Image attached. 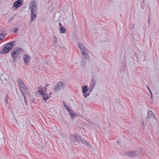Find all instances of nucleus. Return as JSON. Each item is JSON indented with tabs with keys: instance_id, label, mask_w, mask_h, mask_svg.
Here are the masks:
<instances>
[{
	"instance_id": "obj_7",
	"label": "nucleus",
	"mask_w": 159,
	"mask_h": 159,
	"mask_svg": "<svg viewBox=\"0 0 159 159\" xmlns=\"http://www.w3.org/2000/svg\"><path fill=\"white\" fill-rule=\"evenodd\" d=\"M89 89V88L88 89V86L86 85H84L82 88V93L85 98L89 95V93H86V92L88 91Z\"/></svg>"
},
{
	"instance_id": "obj_22",
	"label": "nucleus",
	"mask_w": 159,
	"mask_h": 159,
	"mask_svg": "<svg viewBox=\"0 0 159 159\" xmlns=\"http://www.w3.org/2000/svg\"><path fill=\"white\" fill-rule=\"evenodd\" d=\"M60 31L61 33H64L66 32V29L64 27H61Z\"/></svg>"
},
{
	"instance_id": "obj_29",
	"label": "nucleus",
	"mask_w": 159,
	"mask_h": 159,
	"mask_svg": "<svg viewBox=\"0 0 159 159\" xmlns=\"http://www.w3.org/2000/svg\"><path fill=\"white\" fill-rule=\"evenodd\" d=\"M134 28H135V25L134 24L132 25L131 29L133 30Z\"/></svg>"
},
{
	"instance_id": "obj_21",
	"label": "nucleus",
	"mask_w": 159,
	"mask_h": 159,
	"mask_svg": "<svg viewBox=\"0 0 159 159\" xmlns=\"http://www.w3.org/2000/svg\"><path fill=\"white\" fill-rule=\"evenodd\" d=\"M8 95H7L6 96V97L5 98V104L6 105V106H7V107H9V105H8Z\"/></svg>"
},
{
	"instance_id": "obj_20",
	"label": "nucleus",
	"mask_w": 159,
	"mask_h": 159,
	"mask_svg": "<svg viewBox=\"0 0 159 159\" xmlns=\"http://www.w3.org/2000/svg\"><path fill=\"white\" fill-rule=\"evenodd\" d=\"M88 51L87 49L86 51H82V55H84L86 58L88 56Z\"/></svg>"
},
{
	"instance_id": "obj_2",
	"label": "nucleus",
	"mask_w": 159,
	"mask_h": 159,
	"mask_svg": "<svg viewBox=\"0 0 159 159\" xmlns=\"http://www.w3.org/2000/svg\"><path fill=\"white\" fill-rule=\"evenodd\" d=\"M14 43H15V41H13L7 44L2 48L1 53L2 54H5L8 52L13 48V44Z\"/></svg>"
},
{
	"instance_id": "obj_3",
	"label": "nucleus",
	"mask_w": 159,
	"mask_h": 159,
	"mask_svg": "<svg viewBox=\"0 0 159 159\" xmlns=\"http://www.w3.org/2000/svg\"><path fill=\"white\" fill-rule=\"evenodd\" d=\"M66 87V84L61 81L58 82L56 84L54 87V91L58 92L61 90L64 89Z\"/></svg>"
},
{
	"instance_id": "obj_27",
	"label": "nucleus",
	"mask_w": 159,
	"mask_h": 159,
	"mask_svg": "<svg viewBox=\"0 0 159 159\" xmlns=\"http://www.w3.org/2000/svg\"><path fill=\"white\" fill-rule=\"evenodd\" d=\"M85 120L90 124L92 125V122L89 119H87Z\"/></svg>"
},
{
	"instance_id": "obj_23",
	"label": "nucleus",
	"mask_w": 159,
	"mask_h": 159,
	"mask_svg": "<svg viewBox=\"0 0 159 159\" xmlns=\"http://www.w3.org/2000/svg\"><path fill=\"white\" fill-rule=\"evenodd\" d=\"M63 103L64 107L68 111L70 110V107H69L67 106L66 104V103L64 101H63Z\"/></svg>"
},
{
	"instance_id": "obj_17",
	"label": "nucleus",
	"mask_w": 159,
	"mask_h": 159,
	"mask_svg": "<svg viewBox=\"0 0 159 159\" xmlns=\"http://www.w3.org/2000/svg\"><path fill=\"white\" fill-rule=\"evenodd\" d=\"M68 112H69L70 114V116L71 117V118L73 119L74 118L75 116H76V115L75 112H72V110H70Z\"/></svg>"
},
{
	"instance_id": "obj_11",
	"label": "nucleus",
	"mask_w": 159,
	"mask_h": 159,
	"mask_svg": "<svg viewBox=\"0 0 159 159\" xmlns=\"http://www.w3.org/2000/svg\"><path fill=\"white\" fill-rule=\"evenodd\" d=\"M30 59L31 57L29 56L26 54L24 55L23 57V60L26 65L29 63Z\"/></svg>"
},
{
	"instance_id": "obj_1",
	"label": "nucleus",
	"mask_w": 159,
	"mask_h": 159,
	"mask_svg": "<svg viewBox=\"0 0 159 159\" xmlns=\"http://www.w3.org/2000/svg\"><path fill=\"white\" fill-rule=\"evenodd\" d=\"M17 81L21 94H24L25 93V92L26 93L27 91H29V90L24 84L23 81L20 78H18Z\"/></svg>"
},
{
	"instance_id": "obj_26",
	"label": "nucleus",
	"mask_w": 159,
	"mask_h": 159,
	"mask_svg": "<svg viewBox=\"0 0 159 159\" xmlns=\"http://www.w3.org/2000/svg\"><path fill=\"white\" fill-rule=\"evenodd\" d=\"M53 43H56L57 42V39L56 37L55 36H54L53 37Z\"/></svg>"
},
{
	"instance_id": "obj_13",
	"label": "nucleus",
	"mask_w": 159,
	"mask_h": 159,
	"mask_svg": "<svg viewBox=\"0 0 159 159\" xmlns=\"http://www.w3.org/2000/svg\"><path fill=\"white\" fill-rule=\"evenodd\" d=\"M18 54L16 53V50L14 51H12L11 53V55L13 58V61H16V58Z\"/></svg>"
},
{
	"instance_id": "obj_30",
	"label": "nucleus",
	"mask_w": 159,
	"mask_h": 159,
	"mask_svg": "<svg viewBox=\"0 0 159 159\" xmlns=\"http://www.w3.org/2000/svg\"><path fill=\"white\" fill-rule=\"evenodd\" d=\"M82 60L83 62L86 61L85 58L84 57H82Z\"/></svg>"
},
{
	"instance_id": "obj_9",
	"label": "nucleus",
	"mask_w": 159,
	"mask_h": 159,
	"mask_svg": "<svg viewBox=\"0 0 159 159\" xmlns=\"http://www.w3.org/2000/svg\"><path fill=\"white\" fill-rule=\"evenodd\" d=\"M30 12L31 14V19L30 21L31 22L34 21L36 18V13H37V11H33L32 9V11H30Z\"/></svg>"
},
{
	"instance_id": "obj_8",
	"label": "nucleus",
	"mask_w": 159,
	"mask_h": 159,
	"mask_svg": "<svg viewBox=\"0 0 159 159\" xmlns=\"http://www.w3.org/2000/svg\"><path fill=\"white\" fill-rule=\"evenodd\" d=\"M30 11H32V9L33 11H37V6L34 2L31 1L30 3Z\"/></svg>"
},
{
	"instance_id": "obj_28",
	"label": "nucleus",
	"mask_w": 159,
	"mask_h": 159,
	"mask_svg": "<svg viewBox=\"0 0 159 159\" xmlns=\"http://www.w3.org/2000/svg\"><path fill=\"white\" fill-rule=\"evenodd\" d=\"M5 37L4 35L2 34H0V37L1 38L0 39L3 38Z\"/></svg>"
},
{
	"instance_id": "obj_12",
	"label": "nucleus",
	"mask_w": 159,
	"mask_h": 159,
	"mask_svg": "<svg viewBox=\"0 0 159 159\" xmlns=\"http://www.w3.org/2000/svg\"><path fill=\"white\" fill-rule=\"evenodd\" d=\"M125 155L130 157H135L137 155V154L136 152L133 151L131 152H127L125 153Z\"/></svg>"
},
{
	"instance_id": "obj_34",
	"label": "nucleus",
	"mask_w": 159,
	"mask_h": 159,
	"mask_svg": "<svg viewBox=\"0 0 159 159\" xmlns=\"http://www.w3.org/2000/svg\"><path fill=\"white\" fill-rule=\"evenodd\" d=\"M143 0V4L144 3V2H145V0Z\"/></svg>"
},
{
	"instance_id": "obj_18",
	"label": "nucleus",
	"mask_w": 159,
	"mask_h": 159,
	"mask_svg": "<svg viewBox=\"0 0 159 159\" xmlns=\"http://www.w3.org/2000/svg\"><path fill=\"white\" fill-rule=\"evenodd\" d=\"M82 142V143H83L84 144H85L86 146H87L88 147L90 146V145L89 144V142H88L85 139H82L81 141Z\"/></svg>"
},
{
	"instance_id": "obj_33",
	"label": "nucleus",
	"mask_w": 159,
	"mask_h": 159,
	"mask_svg": "<svg viewBox=\"0 0 159 159\" xmlns=\"http://www.w3.org/2000/svg\"><path fill=\"white\" fill-rule=\"evenodd\" d=\"M59 25L60 27H61V26L62 25L61 23H59Z\"/></svg>"
},
{
	"instance_id": "obj_5",
	"label": "nucleus",
	"mask_w": 159,
	"mask_h": 159,
	"mask_svg": "<svg viewBox=\"0 0 159 159\" xmlns=\"http://www.w3.org/2000/svg\"><path fill=\"white\" fill-rule=\"evenodd\" d=\"M38 92L39 93L40 95H42L43 99L45 101L51 97V95L52 94V93H51L49 95L48 94L46 93L45 92H44L42 90H39Z\"/></svg>"
},
{
	"instance_id": "obj_6",
	"label": "nucleus",
	"mask_w": 159,
	"mask_h": 159,
	"mask_svg": "<svg viewBox=\"0 0 159 159\" xmlns=\"http://www.w3.org/2000/svg\"><path fill=\"white\" fill-rule=\"evenodd\" d=\"M96 85V82L94 79L93 77L89 84V89L91 93L93 90Z\"/></svg>"
},
{
	"instance_id": "obj_35",
	"label": "nucleus",
	"mask_w": 159,
	"mask_h": 159,
	"mask_svg": "<svg viewBox=\"0 0 159 159\" xmlns=\"http://www.w3.org/2000/svg\"><path fill=\"white\" fill-rule=\"evenodd\" d=\"M46 85L47 86H48V84H47Z\"/></svg>"
},
{
	"instance_id": "obj_15",
	"label": "nucleus",
	"mask_w": 159,
	"mask_h": 159,
	"mask_svg": "<svg viewBox=\"0 0 159 159\" xmlns=\"http://www.w3.org/2000/svg\"><path fill=\"white\" fill-rule=\"evenodd\" d=\"M28 92L29 91H27V92H26V93L25 92V93H24V94H22V96L24 97V101L26 106H27V101L26 100V96L29 97V96H30V95L29 93Z\"/></svg>"
},
{
	"instance_id": "obj_16",
	"label": "nucleus",
	"mask_w": 159,
	"mask_h": 159,
	"mask_svg": "<svg viewBox=\"0 0 159 159\" xmlns=\"http://www.w3.org/2000/svg\"><path fill=\"white\" fill-rule=\"evenodd\" d=\"M152 116L156 120V117L155 115H153L152 112L151 111H149L148 112L147 118L150 119Z\"/></svg>"
},
{
	"instance_id": "obj_19",
	"label": "nucleus",
	"mask_w": 159,
	"mask_h": 159,
	"mask_svg": "<svg viewBox=\"0 0 159 159\" xmlns=\"http://www.w3.org/2000/svg\"><path fill=\"white\" fill-rule=\"evenodd\" d=\"M6 75H5L4 74H2L1 75V78H0V80L2 81H3L4 80H5V81H6L7 79L6 78Z\"/></svg>"
},
{
	"instance_id": "obj_31",
	"label": "nucleus",
	"mask_w": 159,
	"mask_h": 159,
	"mask_svg": "<svg viewBox=\"0 0 159 159\" xmlns=\"http://www.w3.org/2000/svg\"><path fill=\"white\" fill-rule=\"evenodd\" d=\"M18 30V29L17 28H16L15 29L14 32H16Z\"/></svg>"
},
{
	"instance_id": "obj_4",
	"label": "nucleus",
	"mask_w": 159,
	"mask_h": 159,
	"mask_svg": "<svg viewBox=\"0 0 159 159\" xmlns=\"http://www.w3.org/2000/svg\"><path fill=\"white\" fill-rule=\"evenodd\" d=\"M82 137L80 135H78L76 134L70 135V141L71 143H75V142L80 143Z\"/></svg>"
},
{
	"instance_id": "obj_32",
	"label": "nucleus",
	"mask_w": 159,
	"mask_h": 159,
	"mask_svg": "<svg viewBox=\"0 0 159 159\" xmlns=\"http://www.w3.org/2000/svg\"><path fill=\"white\" fill-rule=\"evenodd\" d=\"M150 18L149 17V20H148V24H150Z\"/></svg>"
},
{
	"instance_id": "obj_24",
	"label": "nucleus",
	"mask_w": 159,
	"mask_h": 159,
	"mask_svg": "<svg viewBox=\"0 0 159 159\" xmlns=\"http://www.w3.org/2000/svg\"><path fill=\"white\" fill-rule=\"evenodd\" d=\"M15 50L16 51V53H18V54L19 52H20L23 51V49L22 48L19 47L18 48H17Z\"/></svg>"
},
{
	"instance_id": "obj_10",
	"label": "nucleus",
	"mask_w": 159,
	"mask_h": 159,
	"mask_svg": "<svg viewBox=\"0 0 159 159\" xmlns=\"http://www.w3.org/2000/svg\"><path fill=\"white\" fill-rule=\"evenodd\" d=\"M23 3V0H18L14 3V6L16 8H18L22 6Z\"/></svg>"
},
{
	"instance_id": "obj_25",
	"label": "nucleus",
	"mask_w": 159,
	"mask_h": 159,
	"mask_svg": "<svg viewBox=\"0 0 159 159\" xmlns=\"http://www.w3.org/2000/svg\"><path fill=\"white\" fill-rule=\"evenodd\" d=\"M147 88L148 89V90H149V91L150 92V93L151 94V97H150V98H152V93L151 90H150V89L149 87L148 86H147Z\"/></svg>"
},
{
	"instance_id": "obj_14",
	"label": "nucleus",
	"mask_w": 159,
	"mask_h": 159,
	"mask_svg": "<svg viewBox=\"0 0 159 159\" xmlns=\"http://www.w3.org/2000/svg\"><path fill=\"white\" fill-rule=\"evenodd\" d=\"M78 46L79 48L82 51H87V48L85 47L84 44L81 43H78Z\"/></svg>"
}]
</instances>
